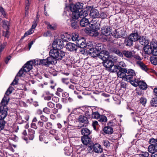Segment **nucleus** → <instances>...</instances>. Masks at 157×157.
Masks as SVG:
<instances>
[{
    "mask_svg": "<svg viewBox=\"0 0 157 157\" xmlns=\"http://www.w3.org/2000/svg\"><path fill=\"white\" fill-rule=\"evenodd\" d=\"M8 101L5 96L1 103L0 106V120H4L7 114L8 109L6 106Z\"/></svg>",
    "mask_w": 157,
    "mask_h": 157,
    "instance_id": "f257e3e1",
    "label": "nucleus"
},
{
    "mask_svg": "<svg viewBox=\"0 0 157 157\" xmlns=\"http://www.w3.org/2000/svg\"><path fill=\"white\" fill-rule=\"evenodd\" d=\"M29 71V61L27 62L24 66L21 69L19 72L17 73V76L12 82L11 85H14L16 84L18 82V79L17 78L18 76H21L24 74L25 73H26L28 72Z\"/></svg>",
    "mask_w": 157,
    "mask_h": 157,
    "instance_id": "f03ea898",
    "label": "nucleus"
},
{
    "mask_svg": "<svg viewBox=\"0 0 157 157\" xmlns=\"http://www.w3.org/2000/svg\"><path fill=\"white\" fill-rule=\"evenodd\" d=\"M49 54L50 56L55 58L56 61L61 60L65 55V53L63 51L53 48L50 50Z\"/></svg>",
    "mask_w": 157,
    "mask_h": 157,
    "instance_id": "7ed1b4c3",
    "label": "nucleus"
},
{
    "mask_svg": "<svg viewBox=\"0 0 157 157\" xmlns=\"http://www.w3.org/2000/svg\"><path fill=\"white\" fill-rule=\"evenodd\" d=\"M136 74L135 71L132 69H129L127 70L126 76L124 78V80L130 82L131 83L132 81H135Z\"/></svg>",
    "mask_w": 157,
    "mask_h": 157,
    "instance_id": "20e7f679",
    "label": "nucleus"
},
{
    "mask_svg": "<svg viewBox=\"0 0 157 157\" xmlns=\"http://www.w3.org/2000/svg\"><path fill=\"white\" fill-rule=\"evenodd\" d=\"M91 139L88 136H82L81 140L82 143L85 145H88V147H101L100 145L98 144L92 145L91 143Z\"/></svg>",
    "mask_w": 157,
    "mask_h": 157,
    "instance_id": "39448f33",
    "label": "nucleus"
},
{
    "mask_svg": "<svg viewBox=\"0 0 157 157\" xmlns=\"http://www.w3.org/2000/svg\"><path fill=\"white\" fill-rule=\"evenodd\" d=\"M131 84L135 87L139 86V88L142 90H146L147 87V85L143 81H140L137 79H135L134 82H131Z\"/></svg>",
    "mask_w": 157,
    "mask_h": 157,
    "instance_id": "423d86ee",
    "label": "nucleus"
},
{
    "mask_svg": "<svg viewBox=\"0 0 157 157\" xmlns=\"http://www.w3.org/2000/svg\"><path fill=\"white\" fill-rule=\"evenodd\" d=\"M64 46L63 41L60 39L55 40L52 43V48L60 50Z\"/></svg>",
    "mask_w": 157,
    "mask_h": 157,
    "instance_id": "0eeeda50",
    "label": "nucleus"
},
{
    "mask_svg": "<svg viewBox=\"0 0 157 157\" xmlns=\"http://www.w3.org/2000/svg\"><path fill=\"white\" fill-rule=\"evenodd\" d=\"M118 71H119L117 73L118 77L122 78L124 80V78L126 76L127 70L125 68H122L121 67H119Z\"/></svg>",
    "mask_w": 157,
    "mask_h": 157,
    "instance_id": "6e6552de",
    "label": "nucleus"
},
{
    "mask_svg": "<svg viewBox=\"0 0 157 157\" xmlns=\"http://www.w3.org/2000/svg\"><path fill=\"white\" fill-rule=\"evenodd\" d=\"M111 28L107 26H104L101 29V33L105 36L110 35L112 33Z\"/></svg>",
    "mask_w": 157,
    "mask_h": 157,
    "instance_id": "1a4fd4ad",
    "label": "nucleus"
},
{
    "mask_svg": "<svg viewBox=\"0 0 157 157\" xmlns=\"http://www.w3.org/2000/svg\"><path fill=\"white\" fill-rule=\"evenodd\" d=\"M65 47L67 50L70 52H76L77 48V45L71 42L67 43Z\"/></svg>",
    "mask_w": 157,
    "mask_h": 157,
    "instance_id": "9d476101",
    "label": "nucleus"
},
{
    "mask_svg": "<svg viewBox=\"0 0 157 157\" xmlns=\"http://www.w3.org/2000/svg\"><path fill=\"white\" fill-rule=\"evenodd\" d=\"M87 52L89 55L93 58L98 57L99 54V51L96 49L93 48L90 49Z\"/></svg>",
    "mask_w": 157,
    "mask_h": 157,
    "instance_id": "9b49d317",
    "label": "nucleus"
},
{
    "mask_svg": "<svg viewBox=\"0 0 157 157\" xmlns=\"http://www.w3.org/2000/svg\"><path fill=\"white\" fill-rule=\"evenodd\" d=\"M138 41L141 44L144 46L148 45L149 43V40L145 36H140L138 39Z\"/></svg>",
    "mask_w": 157,
    "mask_h": 157,
    "instance_id": "f8f14e48",
    "label": "nucleus"
},
{
    "mask_svg": "<svg viewBox=\"0 0 157 157\" xmlns=\"http://www.w3.org/2000/svg\"><path fill=\"white\" fill-rule=\"evenodd\" d=\"M152 43H153L152 41L151 42L150 45H146L144 47V49L145 54L147 55H150L152 54Z\"/></svg>",
    "mask_w": 157,
    "mask_h": 157,
    "instance_id": "ddd939ff",
    "label": "nucleus"
},
{
    "mask_svg": "<svg viewBox=\"0 0 157 157\" xmlns=\"http://www.w3.org/2000/svg\"><path fill=\"white\" fill-rule=\"evenodd\" d=\"M103 64L107 70L109 71L110 68L114 64V63L112 60L107 59L105 61H103Z\"/></svg>",
    "mask_w": 157,
    "mask_h": 157,
    "instance_id": "4468645a",
    "label": "nucleus"
},
{
    "mask_svg": "<svg viewBox=\"0 0 157 157\" xmlns=\"http://www.w3.org/2000/svg\"><path fill=\"white\" fill-rule=\"evenodd\" d=\"M90 17L93 18H95L98 17L99 16V11L96 9H92L90 11L89 14Z\"/></svg>",
    "mask_w": 157,
    "mask_h": 157,
    "instance_id": "2eb2a0df",
    "label": "nucleus"
},
{
    "mask_svg": "<svg viewBox=\"0 0 157 157\" xmlns=\"http://www.w3.org/2000/svg\"><path fill=\"white\" fill-rule=\"evenodd\" d=\"M137 64L143 70L146 72L148 70L147 66L142 62L138 60L136 62Z\"/></svg>",
    "mask_w": 157,
    "mask_h": 157,
    "instance_id": "dca6fc26",
    "label": "nucleus"
},
{
    "mask_svg": "<svg viewBox=\"0 0 157 157\" xmlns=\"http://www.w3.org/2000/svg\"><path fill=\"white\" fill-rule=\"evenodd\" d=\"M38 16L37 15L36 18L34 19L32 27L30 29V35L33 33L34 32V29L37 26L38 21Z\"/></svg>",
    "mask_w": 157,
    "mask_h": 157,
    "instance_id": "f3484780",
    "label": "nucleus"
},
{
    "mask_svg": "<svg viewBox=\"0 0 157 157\" xmlns=\"http://www.w3.org/2000/svg\"><path fill=\"white\" fill-rule=\"evenodd\" d=\"M125 32L124 29H121L120 31L117 32L115 35V37L117 38H124L125 37Z\"/></svg>",
    "mask_w": 157,
    "mask_h": 157,
    "instance_id": "a211bd4d",
    "label": "nucleus"
},
{
    "mask_svg": "<svg viewBox=\"0 0 157 157\" xmlns=\"http://www.w3.org/2000/svg\"><path fill=\"white\" fill-rule=\"evenodd\" d=\"M139 37V35L137 33H132L128 36L129 38L133 42L136 41L137 40H138Z\"/></svg>",
    "mask_w": 157,
    "mask_h": 157,
    "instance_id": "6ab92c4d",
    "label": "nucleus"
},
{
    "mask_svg": "<svg viewBox=\"0 0 157 157\" xmlns=\"http://www.w3.org/2000/svg\"><path fill=\"white\" fill-rule=\"evenodd\" d=\"M123 56L129 59H131L133 57V53L130 51L124 50L123 51Z\"/></svg>",
    "mask_w": 157,
    "mask_h": 157,
    "instance_id": "aec40b11",
    "label": "nucleus"
},
{
    "mask_svg": "<svg viewBox=\"0 0 157 157\" xmlns=\"http://www.w3.org/2000/svg\"><path fill=\"white\" fill-rule=\"evenodd\" d=\"M78 121L80 123H83L85 124L88 123V120L86 117L84 116H80L78 118Z\"/></svg>",
    "mask_w": 157,
    "mask_h": 157,
    "instance_id": "412c9836",
    "label": "nucleus"
},
{
    "mask_svg": "<svg viewBox=\"0 0 157 157\" xmlns=\"http://www.w3.org/2000/svg\"><path fill=\"white\" fill-rule=\"evenodd\" d=\"M153 43L152 49V54L154 56H157V43L154 41H152Z\"/></svg>",
    "mask_w": 157,
    "mask_h": 157,
    "instance_id": "4be33fe9",
    "label": "nucleus"
},
{
    "mask_svg": "<svg viewBox=\"0 0 157 157\" xmlns=\"http://www.w3.org/2000/svg\"><path fill=\"white\" fill-rule=\"evenodd\" d=\"M2 25L4 30L9 29L10 23L9 21L6 20H3L2 22Z\"/></svg>",
    "mask_w": 157,
    "mask_h": 157,
    "instance_id": "5701e85b",
    "label": "nucleus"
},
{
    "mask_svg": "<svg viewBox=\"0 0 157 157\" xmlns=\"http://www.w3.org/2000/svg\"><path fill=\"white\" fill-rule=\"evenodd\" d=\"M61 37L63 41L68 42L71 39V35L66 33L65 35H61Z\"/></svg>",
    "mask_w": 157,
    "mask_h": 157,
    "instance_id": "b1692460",
    "label": "nucleus"
},
{
    "mask_svg": "<svg viewBox=\"0 0 157 157\" xmlns=\"http://www.w3.org/2000/svg\"><path fill=\"white\" fill-rule=\"evenodd\" d=\"M81 132L83 136H88L91 133L90 130L87 128H83L81 131Z\"/></svg>",
    "mask_w": 157,
    "mask_h": 157,
    "instance_id": "393cba45",
    "label": "nucleus"
},
{
    "mask_svg": "<svg viewBox=\"0 0 157 157\" xmlns=\"http://www.w3.org/2000/svg\"><path fill=\"white\" fill-rule=\"evenodd\" d=\"M89 23V22L88 19L86 18H82L80 22V25L82 27H85L87 26Z\"/></svg>",
    "mask_w": 157,
    "mask_h": 157,
    "instance_id": "a878e982",
    "label": "nucleus"
},
{
    "mask_svg": "<svg viewBox=\"0 0 157 157\" xmlns=\"http://www.w3.org/2000/svg\"><path fill=\"white\" fill-rule=\"evenodd\" d=\"M47 59L49 65L51 64H55L57 63V61L56 59L52 56L48 57Z\"/></svg>",
    "mask_w": 157,
    "mask_h": 157,
    "instance_id": "bb28decb",
    "label": "nucleus"
},
{
    "mask_svg": "<svg viewBox=\"0 0 157 157\" xmlns=\"http://www.w3.org/2000/svg\"><path fill=\"white\" fill-rule=\"evenodd\" d=\"M149 143L152 147H157V139H155L153 138L150 139L149 140Z\"/></svg>",
    "mask_w": 157,
    "mask_h": 157,
    "instance_id": "cd10ccee",
    "label": "nucleus"
},
{
    "mask_svg": "<svg viewBox=\"0 0 157 157\" xmlns=\"http://www.w3.org/2000/svg\"><path fill=\"white\" fill-rule=\"evenodd\" d=\"M104 132L109 134H111L113 132V128L110 127H106L104 128Z\"/></svg>",
    "mask_w": 157,
    "mask_h": 157,
    "instance_id": "c85d7f7f",
    "label": "nucleus"
},
{
    "mask_svg": "<svg viewBox=\"0 0 157 157\" xmlns=\"http://www.w3.org/2000/svg\"><path fill=\"white\" fill-rule=\"evenodd\" d=\"M88 15V13L86 11L84 10H82L79 12L80 17L82 18H85Z\"/></svg>",
    "mask_w": 157,
    "mask_h": 157,
    "instance_id": "c756f323",
    "label": "nucleus"
},
{
    "mask_svg": "<svg viewBox=\"0 0 157 157\" xmlns=\"http://www.w3.org/2000/svg\"><path fill=\"white\" fill-rule=\"evenodd\" d=\"M112 51L117 54V55H118L120 57H123V52H121L117 48H113L112 49Z\"/></svg>",
    "mask_w": 157,
    "mask_h": 157,
    "instance_id": "7c9ffc66",
    "label": "nucleus"
},
{
    "mask_svg": "<svg viewBox=\"0 0 157 157\" xmlns=\"http://www.w3.org/2000/svg\"><path fill=\"white\" fill-rule=\"evenodd\" d=\"M133 41L128 37L127 38H126L124 40V43L126 46H130L133 44Z\"/></svg>",
    "mask_w": 157,
    "mask_h": 157,
    "instance_id": "2f4dec72",
    "label": "nucleus"
},
{
    "mask_svg": "<svg viewBox=\"0 0 157 157\" xmlns=\"http://www.w3.org/2000/svg\"><path fill=\"white\" fill-rule=\"evenodd\" d=\"M119 67L118 65H114V64L113 66H111L110 69L109 70L110 71H111L112 72H116L118 69L119 70Z\"/></svg>",
    "mask_w": 157,
    "mask_h": 157,
    "instance_id": "473e14b6",
    "label": "nucleus"
},
{
    "mask_svg": "<svg viewBox=\"0 0 157 157\" xmlns=\"http://www.w3.org/2000/svg\"><path fill=\"white\" fill-rule=\"evenodd\" d=\"M79 12L78 11H75L72 12V17L73 19H77L79 17H80L79 15Z\"/></svg>",
    "mask_w": 157,
    "mask_h": 157,
    "instance_id": "72a5a7b5",
    "label": "nucleus"
},
{
    "mask_svg": "<svg viewBox=\"0 0 157 157\" xmlns=\"http://www.w3.org/2000/svg\"><path fill=\"white\" fill-rule=\"evenodd\" d=\"M107 119V117L103 115H100L98 121L101 122H106Z\"/></svg>",
    "mask_w": 157,
    "mask_h": 157,
    "instance_id": "f704fd0d",
    "label": "nucleus"
},
{
    "mask_svg": "<svg viewBox=\"0 0 157 157\" xmlns=\"http://www.w3.org/2000/svg\"><path fill=\"white\" fill-rule=\"evenodd\" d=\"M150 60L151 63L154 65H157V57L152 56L150 58Z\"/></svg>",
    "mask_w": 157,
    "mask_h": 157,
    "instance_id": "c9c22d12",
    "label": "nucleus"
},
{
    "mask_svg": "<svg viewBox=\"0 0 157 157\" xmlns=\"http://www.w3.org/2000/svg\"><path fill=\"white\" fill-rule=\"evenodd\" d=\"M54 137L55 139L58 141L59 143L61 142L62 136L60 133H57L54 136Z\"/></svg>",
    "mask_w": 157,
    "mask_h": 157,
    "instance_id": "e433bc0d",
    "label": "nucleus"
},
{
    "mask_svg": "<svg viewBox=\"0 0 157 157\" xmlns=\"http://www.w3.org/2000/svg\"><path fill=\"white\" fill-rule=\"evenodd\" d=\"M65 154L67 155H70L72 152V149L71 148H65L64 149Z\"/></svg>",
    "mask_w": 157,
    "mask_h": 157,
    "instance_id": "4c0bfd02",
    "label": "nucleus"
},
{
    "mask_svg": "<svg viewBox=\"0 0 157 157\" xmlns=\"http://www.w3.org/2000/svg\"><path fill=\"white\" fill-rule=\"evenodd\" d=\"M29 0H27L25 1V14L28 15L29 13Z\"/></svg>",
    "mask_w": 157,
    "mask_h": 157,
    "instance_id": "58836bf2",
    "label": "nucleus"
},
{
    "mask_svg": "<svg viewBox=\"0 0 157 157\" xmlns=\"http://www.w3.org/2000/svg\"><path fill=\"white\" fill-rule=\"evenodd\" d=\"M100 116V115L98 111L94 112H92V117L93 118L98 120L99 119Z\"/></svg>",
    "mask_w": 157,
    "mask_h": 157,
    "instance_id": "ea45409f",
    "label": "nucleus"
},
{
    "mask_svg": "<svg viewBox=\"0 0 157 157\" xmlns=\"http://www.w3.org/2000/svg\"><path fill=\"white\" fill-rule=\"evenodd\" d=\"M90 149L93 150L95 152L97 153H101L103 151L102 148H90Z\"/></svg>",
    "mask_w": 157,
    "mask_h": 157,
    "instance_id": "a19ab883",
    "label": "nucleus"
},
{
    "mask_svg": "<svg viewBox=\"0 0 157 157\" xmlns=\"http://www.w3.org/2000/svg\"><path fill=\"white\" fill-rule=\"evenodd\" d=\"M151 105L153 106H157V98H152L151 101Z\"/></svg>",
    "mask_w": 157,
    "mask_h": 157,
    "instance_id": "79ce46f5",
    "label": "nucleus"
},
{
    "mask_svg": "<svg viewBox=\"0 0 157 157\" xmlns=\"http://www.w3.org/2000/svg\"><path fill=\"white\" fill-rule=\"evenodd\" d=\"M131 115L132 117L133 121H138L137 119L138 118V114L135 112H132L131 113Z\"/></svg>",
    "mask_w": 157,
    "mask_h": 157,
    "instance_id": "37998d69",
    "label": "nucleus"
},
{
    "mask_svg": "<svg viewBox=\"0 0 157 157\" xmlns=\"http://www.w3.org/2000/svg\"><path fill=\"white\" fill-rule=\"evenodd\" d=\"M79 38L78 34L76 33H73L71 35V39L73 41H76Z\"/></svg>",
    "mask_w": 157,
    "mask_h": 157,
    "instance_id": "c03bdc74",
    "label": "nucleus"
},
{
    "mask_svg": "<svg viewBox=\"0 0 157 157\" xmlns=\"http://www.w3.org/2000/svg\"><path fill=\"white\" fill-rule=\"evenodd\" d=\"M71 27L74 29L77 28L78 26L77 24V21L74 20H71Z\"/></svg>",
    "mask_w": 157,
    "mask_h": 157,
    "instance_id": "a18cd8bd",
    "label": "nucleus"
},
{
    "mask_svg": "<svg viewBox=\"0 0 157 157\" xmlns=\"http://www.w3.org/2000/svg\"><path fill=\"white\" fill-rule=\"evenodd\" d=\"M76 9L78 12L79 11L78 10H79L83 8V4L82 3L78 2L75 4Z\"/></svg>",
    "mask_w": 157,
    "mask_h": 157,
    "instance_id": "49530a36",
    "label": "nucleus"
},
{
    "mask_svg": "<svg viewBox=\"0 0 157 157\" xmlns=\"http://www.w3.org/2000/svg\"><path fill=\"white\" fill-rule=\"evenodd\" d=\"M69 8L70 10L72 12L78 11L76 9L75 4H71Z\"/></svg>",
    "mask_w": 157,
    "mask_h": 157,
    "instance_id": "de8ad7c7",
    "label": "nucleus"
},
{
    "mask_svg": "<svg viewBox=\"0 0 157 157\" xmlns=\"http://www.w3.org/2000/svg\"><path fill=\"white\" fill-rule=\"evenodd\" d=\"M156 148H147L149 152L152 154L157 153V149Z\"/></svg>",
    "mask_w": 157,
    "mask_h": 157,
    "instance_id": "09e8293b",
    "label": "nucleus"
},
{
    "mask_svg": "<svg viewBox=\"0 0 157 157\" xmlns=\"http://www.w3.org/2000/svg\"><path fill=\"white\" fill-rule=\"evenodd\" d=\"M9 30H4L3 32V35L5 37L8 38L10 35V33L9 31Z\"/></svg>",
    "mask_w": 157,
    "mask_h": 157,
    "instance_id": "8fccbe9b",
    "label": "nucleus"
},
{
    "mask_svg": "<svg viewBox=\"0 0 157 157\" xmlns=\"http://www.w3.org/2000/svg\"><path fill=\"white\" fill-rule=\"evenodd\" d=\"M5 123L4 120H0V131L4 129L5 125Z\"/></svg>",
    "mask_w": 157,
    "mask_h": 157,
    "instance_id": "3c124183",
    "label": "nucleus"
},
{
    "mask_svg": "<svg viewBox=\"0 0 157 157\" xmlns=\"http://www.w3.org/2000/svg\"><path fill=\"white\" fill-rule=\"evenodd\" d=\"M90 34L92 36H96L98 35L99 33L96 30H92L90 32Z\"/></svg>",
    "mask_w": 157,
    "mask_h": 157,
    "instance_id": "603ef678",
    "label": "nucleus"
},
{
    "mask_svg": "<svg viewBox=\"0 0 157 157\" xmlns=\"http://www.w3.org/2000/svg\"><path fill=\"white\" fill-rule=\"evenodd\" d=\"M140 103L143 105H145L147 102V99L144 97H142L140 100Z\"/></svg>",
    "mask_w": 157,
    "mask_h": 157,
    "instance_id": "864d4df0",
    "label": "nucleus"
},
{
    "mask_svg": "<svg viewBox=\"0 0 157 157\" xmlns=\"http://www.w3.org/2000/svg\"><path fill=\"white\" fill-rule=\"evenodd\" d=\"M13 90V87L10 86L6 92L5 94L7 95L8 96L12 93Z\"/></svg>",
    "mask_w": 157,
    "mask_h": 157,
    "instance_id": "5fc2aeb1",
    "label": "nucleus"
},
{
    "mask_svg": "<svg viewBox=\"0 0 157 157\" xmlns=\"http://www.w3.org/2000/svg\"><path fill=\"white\" fill-rule=\"evenodd\" d=\"M35 131L34 130H30V140H33L34 137V134Z\"/></svg>",
    "mask_w": 157,
    "mask_h": 157,
    "instance_id": "6e6d98bb",
    "label": "nucleus"
},
{
    "mask_svg": "<svg viewBox=\"0 0 157 157\" xmlns=\"http://www.w3.org/2000/svg\"><path fill=\"white\" fill-rule=\"evenodd\" d=\"M41 64L43 65H47L49 66L48 63L47 62V59H41Z\"/></svg>",
    "mask_w": 157,
    "mask_h": 157,
    "instance_id": "4d7b16f0",
    "label": "nucleus"
},
{
    "mask_svg": "<svg viewBox=\"0 0 157 157\" xmlns=\"http://www.w3.org/2000/svg\"><path fill=\"white\" fill-rule=\"evenodd\" d=\"M84 39H81L79 38L76 41V45L78 46L79 44H81L83 41H84Z\"/></svg>",
    "mask_w": 157,
    "mask_h": 157,
    "instance_id": "13d9d810",
    "label": "nucleus"
},
{
    "mask_svg": "<svg viewBox=\"0 0 157 157\" xmlns=\"http://www.w3.org/2000/svg\"><path fill=\"white\" fill-rule=\"evenodd\" d=\"M52 123L50 122H48L46 123L45 127L47 129H49L52 128Z\"/></svg>",
    "mask_w": 157,
    "mask_h": 157,
    "instance_id": "bf43d9fd",
    "label": "nucleus"
},
{
    "mask_svg": "<svg viewBox=\"0 0 157 157\" xmlns=\"http://www.w3.org/2000/svg\"><path fill=\"white\" fill-rule=\"evenodd\" d=\"M104 55H104V54L103 53V52L101 51L100 53L99 52L98 57L103 60V61H104V59H105V58H104Z\"/></svg>",
    "mask_w": 157,
    "mask_h": 157,
    "instance_id": "052dcab7",
    "label": "nucleus"
},
{
    "mask_svg": "<svg viewBox=\"0 0 157 157\" xmlns=\"http://www.w3.org/2000/svg\"><path fill=\"white\" fill-rule=\"evenodd\" d=\"M107 15L106 13L104 12H102L99 14V16L98 17H100L101 19H104L106 18L107 17Z\"/></svg>",
    "mask_w": 157,
    "mask_h": 157,
    "instance_id": "680f3d73",
    "label": "nucleus"
},
{
    "mask_svg": "<svg viewBox=\"0 0 157 157\" xmlns=\"http://www.w3.org/2000/svg\"><path fill=\"white\" fill-rule=\"evenodd\" d=\"M0 12L5 17L6 16V13L5 11L3 8L0 5Z\"/></svg>",
    "mask_w": 157,
    "mask_h": 157,
    "instance_id": "e2e57ef3",
    "label": "nucleus"
},
{
    "mask_svg": "<svg viewBox=\"0 0 157 157\" xmlns=\"http://www.w3.org/2000/svg\"><path fill=\"white\" fill-rule=\"evenodd\" d=\"M86 42L85 41V40H84V42H83L82 43H81V44H79L78 46L81 48H84L85 47H86Z\"/></svg>",
    "mask_w": 157,
    "mask_h": 157,
    "instance_id": "0e129e2a",
    "label": "nucleus"
},
{
    "mask_svg": "<svg viewBox=\"0 0 157 157\" xmlns=\"http://www.w3.org/2000/svg\"><path fill=\"white\" fill-rule=\"evenodd\" d=\"M149 156V154L147 152H144L139 155L140 157H148Z\"/></svg>",
    "mask_w": 157,
    "mask_h": 157,
    "instance_id": "69168bd1",
    "label": "nucleus"
},
{
    "mask_svg": "<svg viewBox=\"0 0 157 157\" xmlns=\"http://www.w3.org/2000/svg\"><path fill=\"white\" fill-rule=\"evenodd\" d=\"M41 59H35L33 60V62L34 63V64L35 65H41Z\"/></svg>",
    "mask_w": 157,
    "mask_h": 157,
    "instance_id": "338daca9",
    "label": "nucleus"
},
{
    "mask_svg": "<svg viewBox=\"0 0 157 157\" xmlns=\"http://www.w3.org/2000/svg\"><path fill=\"white\" fill-rule=\"evenodd\" d=\"M47 105L49 107L52 108L54 107L55 104L53 102L49 101L47 103Z\"/></svg>",
    "mask_w": 157,
    "mask_h": 157,
    "instance_id": "774afa93",
    "label": "nucleus"
}]
</instances>
